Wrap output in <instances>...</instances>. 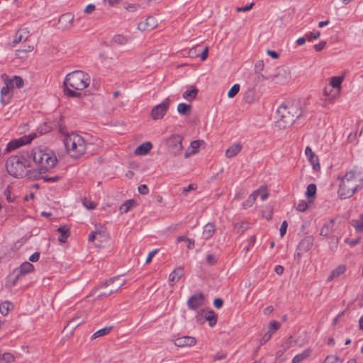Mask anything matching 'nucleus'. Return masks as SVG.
Wrapping results in <instances>:
<instances>
[{
    "label": "nucleus",
    "mask_w": 363,
    "mask_h": 363,
    "mask_svg": "<svg viewBox=\"0 0 363 363\" xmlns=\"http://www.w3.org/2000/svg\"><path fill=\"white\" fill-rule=\"evenodd\" d=\"M273 335V332H271V331H268L262 337V339L260 340V345H264L265 344L267 341H269L272 336Z\"/></svg>",
    "instance_id": "55"
},
{
    "label": "nucleus",
    "mask_w": 363,
    "mask_h": 363,
    "mask_svg": "<svg viewBox=\"0 0 363 363\" xmlns=\"http://www.w3.org/2000/svg\"><path fill=\"white\" fill-rule=\"evenodd\" d=\"M177 111L184 116H189L191 112V106L185 103H180L177 106Z\"/></svg>",
    "instance_id": "36"
},
{
    "label": "nucleus",
    "mask_w": 363,
    "mask_h": 363,
    "mask_svg": "<svg viewBox=\"0 0 363 363\" xmlns=\"http://www.w3.org/2000/svg\"><path fill=\"white\" fill-rule=\"evenodd\" d=\"M337 179L340 180L337 194L341 199L352 197L363 188V174L357 167L347 171L344 175H339Z\"/></svg>",
    "instance_id": "1"
},
{
    "label": "nucleus",
    "mask_w": 363,
    "mask_h": 363,
    "mask_svg": "<svg viewBox=\"0 0 363 363\" xmlns=\"http://www.w3.org/2000/svg\"><path fill=\"white\" fill-rule=\"evenodd\" d=\"M14 360V357L11 353L0 354V363H11Z\"/></svg>",
    "instance_id": "45"
},
{
    "label": "nucleus",
    "mask_w": 363,
    "mask_h": 363,
    "mask_svg": "<svg viewBox=\"0 0 363 363\" xmlns=\"http://www.w3.org/2000/svg\"><path fill=\"white\" fill-rule=\"evenodd\" d=\"M64 144L67 154L72 158L81 157L86 150V143L84 138L74 133L65 135Z\"/></svg>",
    "instance_id": "6"
},
{
    "label": "nucleus",
    "mask_w": 363,
    "mask_h": 363,
    "mask_svg": "<svg viewBox=\"0 0 363 363\" xmlns=\"http://www.w3.org/2000/svg\"><path fill=\"white\" fill-rule=\"evenodd\" d=\"M128 40L129 39L127 36L121 34H117L112 38L111 43L112 45H123L128 42Z\"/></svg>",
    "instance_id": "32"
},
{
    "label": "nucleus",
    "mask_w": 363,
    "mask_h": 363,
    "mask_svg": "<svg viewBox=\"0 0 363 363\" xmlns=\"http://www.w3.org/2000/svg\"><path fill=\"white\" fill-rule=\"evenodd\" d=\"M343 79L344 77L342 76L333 77L330 79L328 86H331L335 90H338L340 93L341 90V84L342 83Z\"/></svg>",
    "instance_id": "26"
},
{
    "label": "nucleus",
    "mask_w": 363,
    "mask_h": 363,
    "mask_svg": "<svg viewBox=\"0 0 363 363\" xmlns=\"http://www.w3.org/2000/svg\"><path fill=\"white\" fill-rule=\"evenodd\" d=\"M242 150V145L239 143H235L230 146L225 151V157L232 158L236 156Z\"/></svg>",
    "instance_id": "24"
},
{
    "label": "nucleus",
    "mask_w": 363,
    "mask_h": 363,
    "mask_svg": "<svg viewBox=\"0 0 363 363\" xmlns=\"http://www.w3.org/2000/svg\"><path fill=\"white\" fill-rule=\"evenodd\" d=\"M101 234V232L100 230H98V228L96 229L95 231L91 232L89 235L88 240L89 242H94L95 240L97 239V235H100Z\"/></svg>",
    "instance_id": "56"
},
{
    "label": "nucleus",
    "mask_w": 363,
    "mask_h": 363,
    "mask_svg": "<svg viewBox=\"0 0 363 363\" xmlns=\"http://www.w3.org/2000/svg\"><path fill=\"white\" fill-rule=\"evenodd\" d=\"M152 145L150 142H145L139 145L135 150V155H146L152 149Z\"/></svg>",
    "instance_id": "22"
},
{
    "label": "nucleus",
    "mask_w": 363,
    "mask_h": 363,
    "mask_svg": "<svg viewBox=\"0 0 363 363\" xmlns=\"http://www.w3.org/2000/svg\"><path fill=\"white\" fill-rule=\"evenodd\" d=\"M206 261L209 265H214L217 263L218 259L215 255L210 254L207 255Z\"/></svg>",
    "instance_id": "53"
},
{
    "label": "nucleus",
    "mask_w": 363,
    "mask_h": 363,
    "mask_svg": "<svg viewBox=\"0 0 363 363\" xmlns=\"http://www.w3.org/2000/svg\"><path fill=\"white\" fill-rule=\"evenodd\" d=\"M301 114L302 111L299 101L284 102L277 110L276 125L279 129L289 128Z\"/></svg>",
    "instance_id": "2"
},
{
    "label": "nucleus",
    "mask_w": 363,
    "mask_h": 363,
    "mask_svg": "<svg viewBox=\"0 0 363 363\" xmlns=\"http://www.w3.org/2000/svg\"><path fill=\"white\" fill-rule=\"evenodd\" d=\"M57 230L60 234L58 238L59 241L62 243H65L70 235L69 228L66 225H63L58 228Z\"/></svg>",
    "instance_id": "28"
},
{
    "label": "nucleus",
    "mask_w": 363,
    "mask_h": 363,
    "mask_svg": "<svg viewBox=\"0 0 363 363\" xmlns=\"http://www.w3.org/2000/svg\"><path fill=\"white\" fill-rule=\"evenodd\" d=\"M198 92L199 90L197 88L194 86H191L189 89L183 93L182 96L186 100L191 101L196 97Z\"/></svg>",
    "instance_id": "27"
},
{
    "label": "nucleus",
    "mask_w": 363,
    "mask_h": 363,
    "mask_svg": "<svg viewBox=\"0 0 363 363\" xmlns=\"http://www.w3.org/2000/svg\"><path fill=\"white\" fill-rule=\"evenodd\" d=\"M345 265H339L331 272L330 276L328 278V281H332L333 279L340 277V275L343 274L345 272Z\"/></svg>",
    "instance_id": "29"
},
{
    "label": "nucleus",
    "mask_w": 363,
    "mask_h": 363,
    "mask_svg": "<svg viewBox=\"0 0 363 363\" xmlns=\"http://www.w3.org/2000/svg\"><path fill=\"white\" fill-rule=\"evenodd\" d=\"M205 319L209 322V325L213 327L217 322V315L213 311L210 310L206 313Z\"/></svg>",
    "instance_id": "41"
},
{
    "label": "nucleus",
    "mask_w": 363,
    "mask_h": 363,
    "mask_svg": "<svg viewBox=\"0 0 363 363\" xmlns=\"http://www.w3.org/2000/svg\"><path fill=\"white\" fill-rule=\"evenodd\" d=\"M135 203L134 200L130 199L125 201L120 207V211L122 213H125L130 209L132 205Z\"/></svg>",
    "instance_id": "44"
},
{
    "label": "nucleus",
    "mask_w": 363,
    "mask_h": 363,
    "mask_svg": "<svg viewBox=\"0 0 363 363\" xmlns=\"http://www.w3.org/2000/svg\"><path fill=\"white\" fill-rule=\"evenodd\" d=\"M30 157H32L34 163L39 167L40 174L52 169L57 163L55 152L47 147L33 148Z\"/></svg>",
    "instance_id": "4"
},
{
    "label": "nucleus",
    "mask_w": 363,
    "mask_h": 363,
    "mask_svg": "<svg viewBox=\"0 0 363 363\" xmlns=\"http://www.w3.org/2000/svg\"><path fill=\"white\" fill-rule=\"evenodd\" d=\"M305 154L313 170L316 172L319 171L320 169V165L318 155L315 154L312 149L308 146L306 147Z\"/></svg>",
    "instance_id": "12"
},
{
    "label": "nucleus",
    "mask_w": 363,
    "mask_h": 363,
    "mask_svg": "<svg viewBox=\"0 0 363 363\" xmlns=\"http://www.w3.org/2000/svg\"><path fill=\"white\" fill-rule=\"evenodd\" d=\"M13 305L9 301H5L0 305V313L3 315H6L12 310Z\"/></svg>",
    "instance_id": "42"
},
{
    "label": "nucleus",
    "mask_w": 363,
    "mask_h": 363,
    "mask_svg": "<svg viewBox=\"0 0 363 363\" xmlns=\"http://www.w3.org/2000/svg\"><path fill=\"white\" fill-rule=\"evenodd\" d=\"M264 63L263 60L257 61L255 65L254 70L256 73L260 74L261 72L264 69Z\"/></svg>",
    "instance_id": "51"
},
{
    "label": "nucleus",
    "mask_w": 363,
    "mask_h": 363,
    "mask_svg": "<svg viewBox=\"0 0 363 363\" xmlns=\"http://www.w3.org/2000/svg\"><path fill=\"white\" fill-rule=\"evenodd\" d=\"M260 193V190L258 189V190H256L255 191H253L249 196L248 198L247 199L246 201H245L242 203V206L245 208H249V207H251L253 203H255V201H256L258 195Z\"/></svg>",
    "instance_id": "30"
},
{
    "label": "nucleus",
    "mask_w": 363,
    "mask_h": 363,
    "mask_svg": "<svg viewBox=\"0 0 363 363\" xmlns=\"http://www.w3.org/2000/svg\"><path fill=\"white\" fill-rule=\"evenodd\" d=\"M89 75L81 70L69 73L64 81L65 94L70 97H80L82 94L78 91L86 89L90 84Z\"/></svg>",
    "instance_id": "3"
},
{
    "label": "nucleus",
    "mask_w": 363,
    "mask_h": 363,
    "mask_svg": "<svg viewBox=\"0 0 363 363\" xmlns=\"http://www.w3.org/2000/svg\"><path fill=\"white\" fill-rule=\"evenodd\" d=\"M112 329H113L112 326H108V327H105L104 328H101V329L97 330L96 332H95L92 335L91 339L94 340L97 337L104 336V335L108 334L112 330Z\"/></svg>",
    "instance_id": "40"
},
{
    "label": "nucleus",
    "mask_w": 363,
    "mask_h": 363,
    "mask_svg": "<svg viewBox=\"0 0 363 363\" xmlns=\"http://www.w3.org/2000/svg\"><path fill=\"white\" fill-rule=\"evenodd\" d=\"M184 275V269L182 267H178L169 276V281L174 284L177 282L180 278Z\"/></svg>",
    "instance_id": "23"
},
{
    "label": "nucleus",
    "mask_w": 363,
    "mask_h": 363,
    "mask_svg": "<svg viewBox=\"0 0 363 363\" xmlns=\"http://www.w3.org/2000/svg\"><path fill=\"white\" fill-rule=\"evenodd\" d=\"M325 41H320L318 44L314 45V49L315 50V51L320 52L325 48Z\"/></svg>",
    "instance_id": "63"
},
{
    "label": "nucleus",
    "mask_w": 363,
    "mask_h": 363,
    "mask_svg": "<svg viewBox=\"0 0 363 363\" xmlns=\"http://www.w3.org/2000/svg\"><path fill=\"white\" fill-rule=\"evenodd\" d=\"M311 354V349H306L301 353L296 354L292 359V363H300L307 359Z\"/></svg>",
    "instance_id": "33"
},
{
    "label": "nucleus",
    "mask_w": 363,
    "mask_h": 363,
    "mask_svg": "<svg viewBox=\"0 0 363 363\" xmlns=\"http://www.w3.org/2000/svg\"><path fill=\"white\" fill-rule=\"evenodd\" d=\"M96 10V6L94 4H90L86 6L84 10V13L86 14H91Z\"/></svg>",
    "instance_id": "57"
},
{
    "label": "nucleus",
    "mask_w": 363,
    "mask_h": 363,
    "mask_svg": "<svg viewBox=\"0 0 363 363\" xmlns=\"http://www.w3.org/2000/svg\"><path fill=\"white\" fill-rule=\"evenodd\" d=\"M83 206L88 210L94 209L96 206V203L87 198H84L82 201Z\"/></svg>",
    "instance_id": "48"
},
{
    "label": "nucleus",
    "mask_w": 363,
    "mask_h": 363,
    "mask_svg": "<svg viewBox=\"0 0 363 363\" xmlns=\"http://www.w3.org/2000/svg\"><path fill=\"white\" fill-rule=\"evenodd\" d=\"M29 37V31L26 29H20L16 33L14 39L12 42V45L16 46L17 44L22 41H26Z\"/></svg>",
    "instance_id": "19"
},
{
    "label": "nucleus",
    "mask_w": 363,
    "mask_h": 363,
    "mask_svg": "<svg viewBox=\"0 0 363 363\" xmlns=\"http://www.w3.org/2000/svg\"><path fill=\"white\" fill-rule=\"evenodd\" d=\"M308 208V203L304 201H301L296 206V210L300 212L306 211Z\"/></svg>",
    "instance_id": "52"
},
{
    "label": "nucleus",
    "mask_w": 363,
    "mask_h": 363,
    "mask_svg": "<svg viewBox=\"0 0 363 363\" xmlns=\"http://www.w3.org/2000/svg\"><path fill=\"white\" fill-rule=\"evenodd\" d=\"M313 246V240L310 237L305 238L298 245L300 250L303 251L309 250Z\"/></svg>",
    "instance_id": "35"
},
{
    "label": "nucleus",
    "mask_w": 363,
    "mask_h": 363,
    "mask_svg": "<svg viewBox=\"0 0 363 363\" xmlns=\"http://www.w3.org/2000/svg\"><path fill=\"white\" fill-rule=\"evenodd\" d=\"M339 91L330 86H325L323 90L324 100L332 103L339 95Z\"/></svg>",
    "instance_id": "18"
},
{
    "label": "nucleus",
    "mask_w": 363,
    "mask_h": 363,
    "mask_svg": "<svg viewBox=\"0 0 363 363\" xmlns=\"http://www.w3.org/2000/svg\"><path fill=\"white\" fill-rule=\"evenodd\" d=\"M320 31H314L311 32L307 35V39L308 40H312V39H317L320 37Z\"/></svg>",
    "instance_id": "61"
},
{
    "label": "nucleus",
    "mask_w": 363,
    "mask_h": 363,
    "mask_svg": "<svg viewBox=\"0 0 363 363\" xmlns=\"http://www.w3.org/2000/svg\"><path fill=\"white\" fill-rule=\"evenodd\" d=\"M33 47L31 45L27 46L26 49H19L16 51V55L20 59H25L27 57L28 53L32 52Z\"/></svg>",
    "instance_id": "39"
},
{
    "label": "nucleus",
    "mask_w": 363,
    "mask_h": 363,
    "mask_svg": "<svg viewBox=\"0 0 363 363\" xmlns=\"http://www.w3.org/2000/svg\"><path fill=\"white\" fill-rule=\"evenodd\" d=\"M170 105V99H165L161 104L154 106L151 111V117L153 120L161 119L166 114Z\"/></svg>",
    "instance_id": "8"
},
{
    "label": "nucleus",
    "mask_w": 363,
    "mask_h": 363,
    "mask_svg": "<svg viewBox=\"0 0 363 363\" xmlns=\"http://www.w3.org/2000/svg\"><path fill=\"white\" fill-rule=\"evenodd\" d=\"M204 301V296L201 293L196 294L191 296L187 301L189 309L196 310L201 306Z\"/></svg>",
    "instance_id": "13"
},
{
    "label": "nucleus",
    "mask_w": 363,
    "mask_h": 363,
    "mask_svg": "<svg viewBox=\"0 0 363 363\" xmlns=\"http://www.w3.org/2000/svg\"><path fill=\"white\" fill-rule=\"evenodd\" d=\"M351 224L357 230H363V213L360 215L358 219L352 220Z\"/></svg>",
    "instance_id": "43"
},
{
    "label": "nucleus",
    "mask_w": 363,
    "mask_h": 363,
    "mask_svg": "<svg viewBox=\"0 0 363 363\" xmlns=\"http://www.w3.org/2000/svg\"><path fill=\"white\" fill-rule=\"evenodd\" d=\"M40 179L45 182H58L61 177L59 176L48 177V175H42Z\"/></svg>",
    "instance_id": "50"
},
{
    "label": "nucleus",
    "mask_w": 363,
    "mask_h": 363,
    "mask_svg": "<svg viewBox=\"0 0 363 363\" xmlns=\"http://www.w3.org/2000/svg\"><path fill=\"white\" fill-rule=\"evenodd\" d=\"M80 323L81 322H79L77 319L74 318L68 323L67 327H71L72 329H74L77 326L80 325Z\"/></svg>",
    "instance_id": "62"
},
{
    "label": "nucleus",
    "mask_w": 363,
    "mask_h": 363,
    "mask_svg": "<svg viewBox=\"0 0 363 363\" xmlns=\"http://www.w3.org/2000/svg\"><path fill=\"white\" fill-rule=\"evenodd\" d=\"M240 91V85L238 84H234L230 89L228 91V96L229 98H233Z\"/></svg>",
    "instance_id": "46"
},
{
    "label": "nucleus",
    "mask_w": 363,
    "mask_h": 363,
    "mask_svg": "<svg viewBox=\"0 0 363 363\" xmlns=\"http://www.w3.org/2000/svg\"><path fill=\"white\" fill-rule=\"evenodd\" d=\"M34 269L33 265L30 263L29 262H25L21 264L20 267L16 269L13 271V274L16 275L15 279L13 281L12 285H14L16 282V281L19 279V277L21 275H24L26 274H28L29 272H33Z\"/></svg>",
    "instance_id": "11"
},
{
    "label": "nucleus",
    "mask_w": 363,
    "mask_h": 363,
    "mask_svg": "<svg viewBox=\"0 0 363 363\" xmlns=\"http://www.w3.org/2000/svg\"><path fill=\"white\" fill-rule=\"evenodd\" d=\"M254 4H254L253 2H252L250 5H247V6H246L237 7V8H236V11H237L238 12H241V11H242V12H245V11H250V10L252 8V6H254Z\"/></svg>",
    "instance_id": "60"
},
{
    "label": "nucleus",
    "mask_w": 363,
    "mask_h": 363,
    "mask_svg": "<svg viewBox=\"0 0 363 363\" xmlns=\"http://www.w3.org/2000/svg\"><path fill=\"white\" fill-rule=\"evenodd\" d=\"M156 26V20L152 16H148L145 22H140L138 23V29L141 31H145L147 30H152Z\"/></svg>",
    "instance_id": "17"
},
{
    "label": "nucleus",
    "mask_w": 363,
    "mask_h": 363,
    "mask_svg": "<svg viewBox=\"0 0 363 363\" xmlns=\"http://www.w3.org/2000/svg\"><path fill=\"white\" fill-rule=\"evenodd\" d=\"M269 79L274 81L277 84H286L291 79V72L288 69L282 67L278 69L276 74L270 75Z\"/></svg>",
    "instance_id": "10"
},
{
    "label": "nucleus",
    "mask_w": 363,
    "mask_h": 363,
    "mask_svg": "<svg viewBox=\"0 0 363 363\" xmlns=\"http://www.w3.org/2000/svg\"><path fill=\"white\" fill-rule=\"evenodd\" d=\"M316 194V186L314 184H310L307 186V189L306 191V196L308 199V201H312L315 197Z\"/></svg>",
    "instance_id": "37"
},
{
    "label": "nucleus",
    "mask_w": 363,
    "mask_h": 363,
    "mask_svg": "<svg viewBox=\"0 0 363 363\" xmlns=\"http://www.w3.org/2000/svg\"><path fill=\"white\" fill-rule=\"evenodd\" d=\"M323 363H342V361L335 355H329L326 357Z\"/></svg>",
    "instance_id": "49"
},
{
    "label": "nucleus",
    "mask_w": 363,
    "mask_h": 363,
    "mask_svg": "<svg viewBox=\"0 0 363 363\" xmlns=\"http://www.w3.org/2000/svg\"><path fill=\"white\" fill-rule=\"evenodd\" d=\"M334 219H330L329 222L325 223L320 229V235L321 236L328 237V235L334 230Z\"/></svg>",
    "instance_id": "25"
},
{
    "label": "nucleus",
    "mask_w": 363,
    "mask_h": 363,
    "mask_svg": "<svg viewBox=\"0 0 363 363\" xmlns=\"http://www.w3.org/2000/svg\"><path fill=\"white\" fill-rule=\"evenodd\" d=\"M287 227H288L287 222L286 220L283 221L281 225L280 230H279L281 237H283L286 234Z\"/></svg>",
    "instance_id": "59"
},
{
    "label": "nucleus",
    "mask_w": 363,
    "mask_h": 363,
    "mask_svg": "<svg viewBox=\"0 0 363 363\" xmlns=\"http://www.w3.org/2000/svg\"><path fill=\"white\" fill-rule=\"evenodd\" d=\"M97 292L98 294L96 296L98 298L108 296L113 294V292H111V289L109 288L106 282L104 284V286H102L97 290Z\"/></svg>",
    "instance_id": "38"
},
{
    "label": "nucleus",
    "mask_w": 363,
    "mask_h": 363,
    "mask_svg": "<svg viewBox=\"0 0 363 363\" xmlns=\"http://www.w3.org/2000/svg\"><path fill=\"white\" fill-rule=\"evenodd\" d=\"M183 138L179 135H172L167 140L169 152L174 156L182 154Z\"/></svg>",
    "instance_id": "7"
},
{
    "label": "nucleus",
    "mask_w": 363,
    "mask_h": 363,
    "mask_svg": "<svg viewBox=\"0 0 363 363\" xmlns=\"http://www.w3.org/2000/svg\"><path fill=\"white\" fill-rule=\"evenodd\" d=\"M33 138H32L30 140H27L26 138H18V139H16V140H11L8 144H7V146H6V152H10L18 147H20L21 146L26 144V143H28L30 142V140L33 139Z\"/></svg>",
    "instance_id": "16"
},
{
    "label": "nucleus",
    "mask_w": 363,
    "mask_h": 363,
    "mask_svg": "<svg viewBox=\"0 0 363 363\" xmlns=\"http://www.w3.org/2000/svg\"><path fill=\"white\" fill-rule=\"evenodd\" d=\"M281 326V324L276 321V320H272L270 321L269 323V331H271V332H274L276 330H277Z\"/></svg>",
    "instance_id": "54"
},
{
    "label": "nucleus",
    "mask_w": 363,
    "mask_h": 363,
    "mask_svg": "<svg viewBox=\"0 0 363 363\" xmlns=\"http://www.w3.org/2000/svg\"><path fill=\"white\" fill-rule=\"evenodd\" d=\"M106 283L111 289V292L115 293L125 284V279L121 276H118L108 279Z\"/></svg>",
    "instance_id": "14"
},
{
    "label": "nucleus",
    "mask_w": 363,
    "mask_h": 363,
    "mask_svg": "<svg viewBox=\"0 0 363 363\" xmlns=\"http://www.w3.org/2000/svg\"><path fill=\"white\" fill-rule=\"evenodd\" d=\"M138 191L143 195H147L149 193V189L145 184H141L138 186Z\"/></svg>",
    "instance_id": "58"
},
{
    "label": "nucleus",
    "mask_w": 363,
    "mask_h": 363,
    "mask_svg": "<svg viewBox=\"0 0 363 363\" xmlns=\"http://www.w3.org/2000/svg\"><path fill=\"white\" fill-rule=\"evenodd\" d=\"M214 233L215 225L211 223H208L203 228V238L205 240H208L213 235Z\"/></svg>",
    "instance_id": "31"
},
{
    "label": "nucleus",
    "mask_w": 363,
    "mask_h": 363,
    "mask_svg": "<svg viewBox=\"0 0 363 363\" xmlns=\"http://www.w3.org/2000/svg\"><path fill=\"white\" fill-rule=\"evenodd\" d=\"M330 242H329L330 249L333 251H336L338 246L339 239L336 236H332L330 238Z\"/></svg>",
    "instance_id": "47"
},
{
    "label": "nucleus",
    "mask_w": 363,
    "mask_h": 363,
    "mask_svg": "<svg viewBox=\"0 0 363 363\" xmlns=\"http://www.w3.org/2000/svg\"><path fill=\"white\" fill-rule=\"evenodd\" d=\"M223 305V301L221 298H216L213 301V306L216 308H220Z\"/></svg>",
    "instance_id": "64"
},
{
    "label": "nucleus",
    "mask_w": 363,
    "mask_h": 363,
    "mask_svg": "<svg viewBox=\"0 0 363 363\" xmlns=\"http://www.w3.org/2000/svg\"><path fill=\"white\" fill-rule=\"evenodd\" d=\"M30 154L21 152L17 155L11 156L6 161V167L9 174L14 177L27 176L30 167Z\"/></svg>",
    "instance_id": "5"
},
{
    "label": "nucleus",
    "mask_w": 363,
    "mask_h": 363,
    "mask_svg": "<svg viewBox=\"0 0 363 363\" xmlns=\"http://www.w3.org/2000/svg\"><path fill=\"white\" fill-rule=\"evenodd\" d=\"M174 345L179 347H192L196 345V338L191 336H183L177 337L174 341Z\"/></svg>",
    "instance_id": "15"
},
{
    "label": "nucleus",
    "mask_w": 363,
    "mask_h": 363,
    "mask_svg": "<svg viewBox=\"0 0 363 363\" xmlns=\"http://www.w3.org/2000/svg\"><path fill=\"white\" fill-rule=\"evenodd\" d=\"M203 144H204L203 140L192 141L190 144V147L185 152V155H184L185 158H188L191 155H195L196 153H197L200 146Z\"/></svg>",
    "instance_id": "20"
},
{
    "label": "nucleus",
    "mask_w": 363,
    "mask_h": 363,
    "mask_svg": "<svg viewBox=\"0 0 363 363\" xmlns=\"http://www.w3.org/2000/svg\"><path fill=\"white\" fill-rule=\"evenodd\" d=\"M5 85L1 89V101L4 102V98L9 99L11 97L10 91L13 89L11 82H8L5 78H3Z\"/></svg>",
    "instance_id": "21"
},
{
    "label": "nucleus",
    "mask_w": 363,
    "mask_h": 363,
    "mask_svg": "<svg viewBox=\"0 0 363 363\" xmlns=\"http://www.w3.org/2000/svg\"><path fill=\"white\" fill-rule=\"evenodd\" d=\"M74 16L72 13H66L61 15L58 20V29L66 31L70 30L74 26Z\"/></svg>",
    "instance_id": "9"
},
{
    "label": "nucleus",
    "mask_w": 363,
    "mask_h": 363,
    "mask_svg": "<svg viewBox=\"0 0 363 363\" xmlns=\"http://www.w3.org/2000/svg\"><path fill=\"white\" fill-rule=\"evenodd\" d=\"M2 78H5L8 82H11V84L16 85L17 88H21L23 86V80L19 76H14L13 79H9L6 74H3Z\"/></svg>",
    "instance_id": "34"
}]
</instances>
